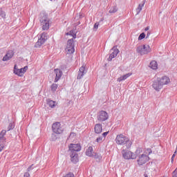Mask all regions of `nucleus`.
Instances as JSON below:
<instances>
[{
    "label": "nucleus",
    "instance_id": "obj_16",
    "mask_svg": "<svg viewBox=\"0 0 177 177\" xmlns=\"http://www.w3.org/2000/svg\"><path fill=\"white\" fill-rule=\"evenodd\" d=\"M54 72L56 75L55 79V82H57V81H59V80L62 78V75H63V72L59 68H55L54 70Z\"/></svg>",
    "mask_w": 177,
    "mask_h": 177
},
{
    "label": "nucleus",
    "instance_id": "obj_24",
    "mask_svg": "<svg viewBox=\"0 0 177 177\" xmlns=\"http://www.w3.org/2000/svg\"><path fill=\"white\" fill-rule=\"evenodd\" d=\"M48 106L51 108L53 109V107H55V106H56V102L53 101V100H48Z\"/></svg>",
    "mask_w": 177,
    "mask_h": 177
},
{
    "label": "nucleus",
    "instance_id": "obj_23",
    "mask_svg": "<svg viewBox=\"0 0 177 177\" xmlns=\"http://www.w3.org/2000/svg\"><path fill=\"white\" fill-rule=\"evenodd\" d=\"M143 6H145V3H143L142 4L138 5V6L136 9L137 15H139L140 13V12H142V9H143Z\"/></svg>",
    "mask_w": 177,
    "mask_h": 177
},
{
    "label": "nucleus",
    "instance_id": "obj_15",
    "mask_svg": "<svg viewBox=\"0 0 177 177\" xmlns=\"http://www.w3.org/2000/svg\"><path fill=\"white\" fill-rule=\"evenodd\" d=\"M158 79L163 86L164 85H168V84L171 82V80L168 76H163L162 77H158Z\"/></svg>",
    "mask_w": 177,
    "mask_h": 177
},
{
    "label": "nucleus",
    "instance_id": "obj_38",
    "mask_svg": "<svg viewBox=\"0 0 177 177\" xmlns=\"http://www.w3.org/2000/svg\"><path fill=\"white\" fill-rule=\"evenodd\" d=\"M150 37V32H147L146 38H149Z\"/></svg>",
    "mask_w": 177,
    "mask_h": 177
},
{
    "label": "nucleus",
    "instance_id": "obj_20",
    "mask_svg": "<svg viewBox=\"0 0 177 177\" xmlns=\"http://www.w3.org/2000/svg\"><path fill=\"white\" fill-rule=\"evenodd\" d=\"M149 68L152 70H157V68H158V64H157V61H151L149 64Z\"/></svg>",
    "mask_w": 177,
    "mask_h": 177
},
{
    "label": "nucleus",
    "instance_id": "obj_18",
    "mask_svg": "<svg viewBox=\"0 0 177 177\" xmlns=\"http://www.w3.org/2000/svg\"><path fill=\"white\" fill-rule=\"evenodd\" d=\"M84 75H85V66H82L79 70L77 80H81Z\"/></svg>",
    "mask_w": 177,
    "mask_h": 177
},
{
    "label": "nucleus",
    "instance_id": "obj_21",
    "mask_svg": "<svg viewBox=\"0 0 177 177\" xmlns=\"http://www.w3.org/2000/svg\"><path fill=\"white\" fill-rule=\"evenodd\" d=\"M5 135H6V130H2L0 133V142H6Z\"/></svg>",
    "mask_w": 177,
    "mask_h": 177
},
{
    "label": "nucleus",
    "instance_id": "obj_27",
    "mask_svg": "<svg viewBox=\"0 0 177 177\" xmlns=\"http://www.w3.org/2000/svg\"><path fill=\"white\" fill-rule=\"evenodd\" d=\"M146 38V34L145 32L141 33L138 37V41H142V39H145Z\"/></svg>",
    "mask_w": 177,
    "mask_h": 177
},
{
    "label": "nucleus",
    "instance_id": "obj_2",
    "mask_svg": "<svg viewBox=\"0 0 177 177\" xmlns=\"http://www.w3.org/2000/svg\"><path fill=\"white\" fill-rule=\"evenodd\" d=\"M136 158H137L138 165H145L146 162L149 161L150 157L143 153V148L138 147L136 150Z\"/></svg>",
    "mask_w": 177,
    "mask_h": 177
},
{
    "label": "nucleus",
    "instance_id": "obj_13",
    "mask_svg": "<svg viewBox=\"0 0 177 177\" xmlns=\"http://www.w3.org/2000/svg\"><path fill=\"white\" fill-rule=\"evenodd\" d=\"M162 85L160 83V80H158V78L155 80L152 84V87L153 88V89H155V91H160V89H162Z\"/></svg>",
    "mask_w": 177,
    "mask_h": 177
},
{
    "label": "nucleus",
    "instance_id": "obj_1",
    "mask_svg": "<svg viewBox=\"0 0 177 177\" xmlns=\"http://www.w3.org/2000/svg\"><path fill=\"white\" fill-rule=\"evenodd\" d=\"M66 35H71L73 38L68 40L65 48V52L67 55H73V53L75 52L74 39L77 38V33H75L74 30H71L69 32H66Z\"/></svg>",
    "mask_w": 177,
    "mask_h": 177
},
{
    "label": "nucleus",
    "instance_id": "obj_25",
    "mask_svg": "<svg viewBox=\"0 0 177 177\" xmlns=\"http://www.w3.org/2000/svg\"><path fill=\"white\" fill-rule=\"evenodd\" d=\"M151 153H152V151H151V149L150 148L145 149L144 151V154H145V156H150Z\"/></svg>",
    "mask_w": 177,
    "mask_h": 177
},
{
    "label": "nucleus",
    "instance_id": "obj_39",
    "mask_svg": "<svg viewBox=\"0 0 177 177\" xmlns=\"http://www.w3.org/2000/svg\"><path fill=\"white\" fill-rule=\"evenodd\" d=\"M70 136H75V133H71Z\"/></svg>",
    "mask_w": 177,
    "mask_h": 177
},
{
    "label": "nucleus",
    "instance_id": "obj_28",
    "mask_svg": "<svg viewBox=\"0 0 177 177\" xmlns=\"http://www.w3.org/2000/svg\"><path fill=\"white\" fill-rule=\"evenodd\" d=\"M118 10V8H117V6H114L113 8H111L109 10V13H115Z\"/></svg>",
    "mask_w": 177,
    "mask_h": 177
},
{
    "label": "nucleus",
    "instance_id": "obj_9",
    "mask_svg": "<svg viewBox=\"0 0 177 177\" xmlns=\"http://www.w3.org/2000/svg\"><path fill=\"white\" fill-rule=\"evenodd\" d=\"M40 23L42 26V30H49V18L47 15H44L40 19Z\"/></svg>",
    "mask_w": 177,
    "mask_h": 177
},
{
    "label": "nucleus",
    "instance_id": "obj_32",
    "mask_svg": "<svg viewBox=\"0 0 177 177\" xmlns=\"http://www.w3.org/2000/svg\"><path fill=\"white\" fill-rule=\"evenodd\" d=\"M63 177H75V176H74V175L72 173H68V174H66Z\"/></svg>",
    "mask_w": 177,
    "mask_h": 177
},
{
    "label": "nucleus",
    "instance_id": "obj_40",
    "mask_svg": "<svg viewBox=\"0 0 177 177\" xmlns=\"http://www.w3.org/2000/svg\"><path fill=\"white\" fill-rule=\"evenodd\" d=\"M144 176H145V177H149V176H147V174H144Z\"/></svg>",
    "mask_w": 177,
    "mask_h": 177
},
{
    "label": "nucleus",
    "instance_id": "obj_31",
    "mask_svg": "<svg viewBox=\"0 0 177 177\" xmlns=\"http://www.w3.org/2000/svg\"><path fill=\"white\" fill-rule=\"evenodd\" d=\"M99 25H100L99 22H97V23H95L94 24V26H93L94 31H97V28H99Z\"/></svg>",
    "mask_w": 177,
    "mask_h": 177
},
{
    "label": "nucleus",
    "instance_id": "obj_35",
    "mask_svg": "<svg viewBox=\"0 0 177 177\" xmlns=\"http://www.w3.org/2000/svg\"><path fill=\"white\" fill-rule=\"evenodd\" d=\"M24 177H30V173H28V172H25V173H24Z\"/></svg>",
    "mask_w": 177,
    "mask_h": 177
},
{
    "label": "nucleus",
    "instance_id": "obj_11",
    "mask_svg": "<svg viewBox=\"0 0 177 177\" xmlns=\"http://www.w3.org/2000/svg\"><path fill=\"white\" fill-rule=\"evenodd\" d=\"M46 39H48V35H46V33L43 32L41 35L39 39L36 43L35 48H39L41 45H43V44H45Z\"/></svg>",
    "mask_w": 177,
    "mask_h": 177
},
{
    "label": "nucleus",
    "instance_id": "obj_4",
    "mask_svg": "<svg viewBox=\"0 0 177 177\" xmlns=\"http://www.w3.org/2000/svg\"><path fill=\"white\" fill-rule=\"evenodd\" d=\"M69 150L72 153L71 155V160L72 162H78V154L77 151H81V144H70Z\"/></svg>",
    "mask_w": 177,
    "mask_h": 177
},
{
    "label": "nucleus",
    "instance_id": "obj_7",
    "mask_svg": "<svg viewBox=\"0 0 177 177\" xmlns=\"http://www.w3.org/2000/svg\"><path fill=\"white\" fill-rule=\"evenodd\" d=\"M53 132L57 135H60L63 132L64 129L62 127V124L59 122H56L53 124L52 126Z\"/></svg>",
    "mask_w": 177,
    "mask_h": 177
},
{
    "label": "nucleus",
    "instance_id": "obj_19",
    "mask_svg": "<svg viewBox=\"0 0 177 177\" xmlns=\"http://www.w3.org/2000/svg\"><path fill=\"white\" fill-rule=\"evenodd\" d=\"M131 75H132V73H129L126 75H124L123 76H121L120 77L118 78V82H121V81H125V80L129 78Z\"/></svg>",
    "mask_w": 177,
    "mask_h": 177
},
{
    "label": "nucleus",
    "instance_id": "obj_5",
    "mask_svg": "<svg viewBox=\"0 0 177 177\" xmlns=\"http://www.w3.org/2000/svg\"><path fill=\"white\" fill-rule=\"evenodd\" d=\"M137 53H139L141 55V56H143L145 55H148V53H150L151 52V47L150 46L145 44V45H142L139 46L137 48Z\"/></svg>",
    "mask_w": 177,
    "mask_h": 177
},
{
    "label": "nucleus",
    "instance_id": "obj_17",
    "mask_svg": "<svg viewBox=\"0 0 177 177\" xmlns=\"http://www.w3.org/2000/svg\"><path fill=\"white\" fill-rule=\"evenodd\" d=\"M103 131V126L101 124H96L94 127L95 133L99 134Z\"/></svg>",
    "mask_w": 177,
    "mask_h": 177
},
{
    "label": "nucleus",
    "instance_id": "obj_12",
    "mask_svg": "<svg viewBox=\"0 0 177 177\" xmlns=\"http://www.w3.org/2000/svg\"><path fill=\"white\" fill-rule=\"evenodd\" d=\"M112 50H113V53L110 54V55L108 58V62H111V60H113V59H114V57H116V56L120 53V50H118V48H117V46H114L112 48Z\"/></svg>",
    "mask_w": 177,
    "mask_h": 177
},
{
    "label": "nucleus",
    "instance_id": "obj_30",
    "mask_svg": "<svg viewBox=\"0 0 177 177\" xmlns=\"http://www.w3.org/2000/svg\"><path fill=\"white\" fill-rule=\"evenodd\" d=\"M95 142H97V143H102V142H103V137H97Z\"/></svg>",
    "mask_w": 177,
    "mask_h": 177
},
{
    "label": "nucleus",
    "instance_id": "obj_3",
    "mask_svg": "<svg viewBox=\"0 0 177 177\" xmlns=\"http://www.w3.org/2000/svg\"><path fill=\"white\" fill-rule=\"evenodd\" d=\"M115 142L119 146L125 147L127 149H129V147L132 146V141H131L128 137L123 134H119L116 136Z\"/></svg>",
    "mask_w": 177,
    "mask_h": 177
},
{
    "label": "nucleus",
    "instance_id": "obj_26",
    "mask_svg": "<svg viewBox=\"0 0 177 177\" xmlns=\"http://www.w3.org/2000/svg\"><path fill=\"white\" fill-rule=\"evenodd\" d=\"M58 86H59L57 84H53L50 86L52 92H56Z\"/></svg>",
    "mask_w": 177,
    "mask_h": 177
},
{
    "label": "nucleus",
    "instance_id": "obj_41",
    "mask_svg": "<svg viewBox=\"0 0 177 177\" xmlns=\"http://www.w3.org/2000/svg\"><path fill=\"white\" fill-rule=\"evenodd\" d=\"M28 171H30V167H29V168H28Z\"/></svg>",
    "mask_w": 177,
    "mask_h": 177
},
{
    "label": "nucleus",
    "instance_id": "obj_33",
    "mask_svg": "<svg viewBox=\"0 0 177 177\" xmlns=\"http://www.w3.org/2000/svg\"><path fill=\"white\" fill-rule=\"evenodd\" d=\"M172 177H177V171L176 169H175L172 173Z\"/></svg>",
    "mask_w": 177,
    "mask_h": 177
},
{
    "label": "nucleus",
    "instance_id": "obj_22",
    "mask_svg": "<svg viewBox=\"0 0 177 177\" xmlns=\"http://www.w3.org/2000/svg\"><path fill=\"white\" fill-rule=\"evenodd\" d=\"M86 155L88 157H92L93 156V148L92 147H88L86 151Z\"/></svg>",
    "mask_w": 177,
    "mask_h": 177
},
{
    "label": "nucleus",
    "instance_id": "obj_34",
    "mask_svg": "<svg viewBox=\"0 0 177 177\" xmlns=\"http://www.w3.org/2000/svg\"><path fill=\"white\" fill-rule=\"evenodd\" d=\"M107 135H109V131H106L102 133V136H104V138H106Z\"/></svg>",
    "mask_w": 177,
    "mask_h": 177
},
{
    "label": "nucleus",
    "instance_id": "obj_10",
    "mask_svg": "<svg viewBox=\"0 0 177 177\" xmlns=\"http://www.w3.org/2000/svg\"><path fill=\"white\" fill-rule=\"evenodd\" d=\"M97 118L100 122H103V121L109 119V114L104 111H101L98 113Z\"/></svg>",
    "mask_w": 177,
    "mask_h": 177
},
{
    "label": "nucleus",
    "instance_id": "obj_36",
    "mask_svg": "<svg viewBox=\"0 0 177 177\" xmlns=\"http://www.w3.org/2000/svg\"><path fill=\"white\" fill-rule=\"evenodd\" d=\"M176 153H174L172 157H171V161H174V158H175V156Z\"/></svg>",
    "mask_w": 177,
    "mask_h": 177
},
{
    "label": "nucleus",
    "instance_id": "obj_29",
    "mask_svg": "<svg viewBox=\"0 0 177 177\" xmlns=\"http://www.w3.org/2000/svg\"><path fill=\"white\" fill-rule=\"evenodd\" d=\"M5 143H6V142H0V152L3 150L5 147Z\"/></svg>",
    "mask_w": 177,
    "mask_h": 177
},
{
    "label": "nucleus",
    "instance_id": "obj_14",
    "mask_svg": "<svg viewBox=\"0 0 177 177\" xmlns=\"http://www.w3.org/2000/svg\"><path fill=\"white\" fill-rule=\"evenodd\" d=\"M13 56H15V52L12 50H8L6 55L3 57V62H8V60H10Z\"/></svg>",
    "mask_w": 177,
    "mask_h": 177
},
{
    "label": "nucleus",
    "instance_id": "obj_8",
    "mask_svg": "<svg viewBox=\"0 0 177 177\" xmlns=\"http://www.w3.org/2000/svg\"><path fill=\"white\" fill-rule=\"evenodd\" d=\"M122 153L123 158L125 160H135V159H136V151H135V153H133L131 151L123 150Z\"/></svg>",
    "mask_w": 177,
    "mask_h": 177
},
{
    "label": "nucleus",
    "instance_id": "obj_37",
    "mask_svg": "<svg viewBox=\"0 0 177 177\" xmlns=\"http://www.w3.org/2000/svg\"><path fill=\"white\" fill-rule=\"evenodd\" d=\"M149 30H150V27L149 26L146 27L145 29V31H149Z\"/></svg>",
    "mask_w": 177,
    "mask_h": 177
},
{
    "label": "nucleus",
    "instance_id": "obj_6",
    "mask_svg": "<svg viewBox=\"0 0 177 177\" xmlns=\"http://www.w3.org/2000/svg\"><path fill=\"white\" fill-rule=\"evenodd\" d=\"M28 70V66H26L24 68H17V65H15L14 67V74L15 75H18V77H23L24 75V73Z\"/></svg>",
    "mask_w": 177,
    "mask_h": 177
}]
</instances>
